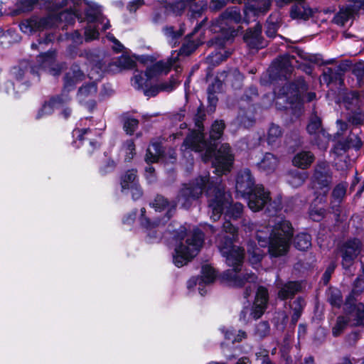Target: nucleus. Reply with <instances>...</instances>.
Instances as JSON below:
<instances>
[{"label": "nucleus", "instance_id": "51", "mask_svg": "<svg viewBox=\"0 0 364 364\" xmlns=\"http://www.w3.org/2000/svg\"><path fill=\"white\" fill-rule=\"evenodd\" d=\"M353 72L357 77L358 81L362 80L364 76V68L361 63L355 65L353 68Z\"/></svg>", "mask_w": 364, "mask_h": 364}, {"label": "nucleus", "instance_id": "59", "mask_svg": "<svg viewBox=\"0 0 364 364\" xmlns=\"http://www.w3.org/2000/svg\"><path fill=\"white\" fill-rule=\"evenodd\" d=\"M146 172V177L149 182H152L154 180V168L149 165L145 170Z\"/></svg>", "mask_w": 364, "mask_h": 364}, {"label": "nucleus", "instance_id": "30", "mask_svg": "<svg viewBox=\"0 0 364 364\" xmlns=\"http://www.w3.org/2000/svg\"><path fill=\"white\" fill-rule=\"evenodd\" d=\"M314 156L310 151H301L295 155L293 164L300 168H308L314 161Z\"/></svg>", "mask_w": 364, "mask_h": 364}, {"label": "nucleus", "instance_id": "44", "mask_svg": "<svg viewBox=\"0 0 364 364\" xmlns=\"http://www.w3.org/2000/svg\"><path fill=\"white\" fill-rule=\"evenodd\" d=\"M348 323V320L343 317L340 316L337 318L336 324L333 328V334L334 336H338L344 329L345 326Z\"/></svg>", "mask_w": 364, "mask_h": 364}, {"label": "nucleus", "instance_id": "34", "mask_svg": "<svg viewBox=\"0 0 364 364\" xmlns=\"http://www.w3.org/2000/svg\"><path fill=\"white\" fill-rule=\"evenodd\" d=\"M247 252L250 263L255 267L257 265L263 257L262 250L257 247L254 242H249Z\"/></svg>", "mask_w": 364, "mask_h": 364}, {"label": "nucleus", "instance_id": "32", "mask_svg": "<svg viewBox=\"0 0 364 364\" xmlns=\"http://www.w3.org/2000/svg\"><path fill=\"white\" fill-rule=\"evenodd\" d=\"M161 154L162 149L160 143L153 142L146 150L145 160L148 164L156 162Z\"/></svg>", "mask_w": 364, "mask_h": 364}, {"label": "nucleus", "instance_id": "6", "mask_svg": "<svg viewBox=\"0 0 364 364\" xmlns=\"http://www.w3.org/2000/svg\"><path fill=\"white\" fill-rule=\"evenodd\" d=\"M242 21V15L239 9L236 6L228 9L212 25V31L214 33L221 32L224 36L223 40L216 38L212 44L219 46V50L209 55L210 61L212 63L219 64L228 57L230 53L225 50L223 48L224 40H228L230 37L236 35V31L233 28V24H237Z\"/></svg>", "mask_w": 364, "mask_h": 364}, {"label": "nucleus", "instance_id": "10", "mask_svg": "<svg viewBox=\"0 0 364 364\" xmlns=\"http://www.w3.org/2000/svg\"><path fill=\"white\" fill-rule=\"evenodd\" d=\"M102 74L103 70L101 68H98L97 65H93L88 74V77L92 82L83 85L78 90L77 95V100L89 109H93L95 106V97L97 91L96 82L102 77Z\"/></svg>", "mask_w": 364, "mask_h": 364}, {"label": "nucleus", "instance_id": "61", "mask_svg": "<svg viewBox=\"0 0 364 364\" xmlns=\"http://www.w3.org/2000/svg\"><path fill=\"white\" fill-rule=\"evenodd\" d=\"M71 40L76 44L82 43V37L78 31H75L70 35Z\"/></svg>", "mask_w": 364, "mask_h": 364}, {"label": "nucleus", "instance_id": "38", "mask_svg": "<svg viewBox=\"0 0 364 364\" xmlns=\"http://www.w3.org/2000/svg\"><path fill=\"white\" fill-rule=\"evenodd\" d=\"M121 153L125 161H131L136 154L134 142L132 140L126 141L122 147Z\"/></svg>", "mask_w": 364, "mask_h": 364}, {"label": "nucleus", "instance_id": "23", "mask_svg": "<svg viewBox=\"0 0 364 364\" xmlns=\"http://www.w3.org/2000/svg\"><path fill=\"white\" fill-rule=\"evenodd\" d=\"M70 100V97L68 95L58 97L52 99L48 102H46L42 108L39 110L37 114V118L41 119L46 116L50 114L54 109L63 108L65 104Z\"/></svg>", "mask_w": 364, "mask_h": 364}, {"label": "nucleus", "instance_id": "50", "mask_svg": "<svg viewBox=\"0 0 364 364\" xmlns=\"http://www.w3.org/2000/svg\"><path fill=\"white\" fill-rule=\"evenodd\" d=\"M106 37L109 41L113 43L114 50L117 52L122 51L123 50L124 46L117 39H116L112 34L108 33Z\"/></svg>", "mask_w": 364, "mask_h": 364}, {"label": "nucleus", "instance_id": "53", "mask_svg": "<svg viewBox=\"0 0 364 364\" xmlns=\"http://www.w3.org/2000/svg\"><path fill=\"white\" fill-rule=\"evenodd\" d=\"M334 269H335V265L333 264H331L328 268L326 270V272H324L323 275V283L326 284L328 282L330 278H331V274L333 273V272L334 271Z\"/></svg>", "mask_w": 364, "mask_h": 364}, {"label": "nucleus", "instance_id": "15", "mask_svg": "<svg viewBox=\"0 0 364 364\" xmlns=\"http://www.w3.org/2000/svg\"><path fill=\"white\" fill-rule=\"evenodd\" d=\"M360 250L361 242L358 240L353 239L345 242L340 250L343 267L348 268L352 266Z\"/></svg>", "mask_w": 364, "mask_h": 364}, {"label": "nucleus", "instance_id": "35", "mask_svg": "<svg viewBox=\"0 0 364 364\" xmlns=\"http://www.w3.org/2000/svg\"><path fill=\"white\" fill-rule=\"evenodd\" d=\"M294 244L298 250L305 251L311 245V236L306 233H299L295 237Z\"/></svg>", "mask_w": 364, "mask_h": 364}, {"label": "nucleus", "instance_id": "48", "mask_svg": "<svg viewBox=\"0 0 364 364\" xmlns=\"http://www.w3.org/2000/svg\"><path fill=\"white\" fill-rule=\"evenodd\" d=\"M145 212H146V210L144 208L141 209L140 221H141V225L144 228H146L147 230H149L152 227H154L155 223H153V224L151 223V221L149 220V219L145 216Z\"/></svg>", "mask_w": 364, "mask_h": 364}, {"label": "nucleus", "instance_id": "54", "mask_svg": "<svg viewBox=\"0 0 364 364\" xmlns=\"http://www.w3.org/2000/svg\"><path fill=\"white\" fill-rule=\"evenodd\" d=\"M186 7V4L183 1H178L175 3L172 6L173 11L176 14H180Z\"/></svg>", "mask_w": 364, "mask_h": 364}, {"label": "nucleus", "instance_id": "63", "mask_svg": "<svg viewBox=\"0 0 364 364\" xmlns=\"http://www.w3.org/2000/svg\"><path fill=\"white\" fill-rule=\"evenodd\" d=\"M269 206L272 207V208L277 211V210L281 209V200H279L277 202L274 201L273 203H269Z\"/></svg>", "mask_w": 364, "mask_h": 364}, {"label": "nucleus", "instance_id": "8", "mask_svg": "<svg viewBox=\"0 0 364 364\" xmlns=\"http://www.w3.org/2000/svg\"><path fill=\"white\" fill-rule=\"evenodd\" d=\"M235 188L242 197L247 198L248 206L254 212L262 210L270 201L269 193L262 185L254 186V180L248 169L237 174Z\"/></svg>", "mask_w": 364, "mask_h": 364}, {"label": "nucleus", "instance_id": "4", "mask_svg": "<svg viewBox=\"0 0 364 364\" xmlns=\"http://www.w3.org/2000/svg\"><path fill=\"white\" fill-rule=\"evenodd\" d=\"M223 228L225 233H229L230 236L220 235L216 242L220 253L225 257L226 263L232 267V269L224 272L223 276L224 281L232 287H241L245 284V282L250 283L255 282L256 277L254 274L247 273L242 278L239 274L245 253L243 249L232 244V240L237 236V228L228 220L223 223Z\"/></svg>", "mask_w": 364, "mask_h": 364}, {"label": "nucleus", "instance_id": "2", "mask_svg": "<svg viewBox=\"0 0 364 364\" xmlns=\"http://www.w3.org/2000/svg\"><path fill=\"white\" fill-rule=\"evenodd\" d=\"M86 10L85 16L89 24L85 28V38L87 41L94 40L99 36L97 27L102 25V29L107 30L110 25L107 20L105 19L100 14L97 8L90 6L82 1V4L73 6V10H66L60 14H49L46 17L32 16L21 21L19 25L21 31L26 34H33L44 30L58 26L60 23L66 25L72 24L76 18H80V9Z\"/></svg>", "mask_w": 364, "mask_h": 364}, {"label": "nucleus", "instance_id": "25", "mask_svg": "<svg viewBox=\"0 0 364 364\" xmlns=\"http://www.w3.org/2000/svg\"><path fill=\"white\" fill-rule=\"evenodd\" d=\"M262 26L257 23L254 29H250L245 35L244 40L247 45L252 48H260L263 47L262 38L261 36Z\"/></svg>", "mask_w": 364, "mask_h": 364}, {"label": "nucleus", "instance_id": "20", "mask_svg": "<svg viewBox=\"0 0 364 364\" xmlns=\"http://www.w3.org/2000/svg\"><path fill=\"white\" fill-rule=\"evenodd\" d=\"M330 178L328 164L326 162L319 163L314 173L315 187L319 186L322 190V193L326 194L328 191V186Z\"/></svg>", "mask_w": 364, "mask_h": 364}, {"label": "nucleus", "instance_id": "28", "mask_svg": "<svg viewBox=\"0 0 364 364\" xmlns=\"http://www.w3.org/2000/svg\"><path fill=\"white\" fill-rule=\"evenodd\" d=\"M45 8L49 11V14H55L60 8L65 6L81 5L82 0H42Z\"/></svg>", "mask_w": 364, "mask_h": 364}, {"label": "nucleus", "instance_id": "41", "mask_svg": "<svg viewBox=\"0 0 364 364\" xmlns=\"http://www.w3.org/2000/svg\"><path fill=\"white\" fill-rule=\"evenodd\" d=\"M237 120L244 127L251 126L254 122V118L252 112L250 110H248L247 112L244 110H240L237 116Z\"/></svg>", "mask_w": 364, "mask_h": 364}, {"label": "nucleus", "instance_id": "52", "mask_svg": "<svg viewBox=\"0 0 364 364\" xmlns=\"http://www.w3.org/2000/svg\"><path fill=\"white\" fill-rule=\"evenodd\" d=\"M350 316L353 317V316H355L356 317V321L355 322L354 324L355 325H361L363 324V319H364V313L363 311H360V309H358L356 312H353L351 313Z\"/></svg>", "mask_w": 364, "mask_h": 364}, {"label": "nucleus", "instance_id": "26", "mask_svg": "<svg viewBox=\"0 0 364 364\" xmlns=\"http://www.w3.org/2000/svg\"><path fill=\"white\" fill-rule=\"evenodd\" d=\"M101 135V132L99 130L90 129H80L77 128L73 130V136L76 138L79 141H83L85 139H87L90 141V144L92 146H97L99 143L97 140H94L92 138L93 136H100Z\"/></svg>", "mask_w": 364, "mask_h": 364}, {"label": "nucleus", "instance_id": "36", "mask_svg": "<svg viewBox=\"0 0 364 364\" xmlns=\"http://www.w3.org/2000/svg\"><path fill=\"white\" fill-rule=\"evenodd\" d=\"M163 31L169 44L174 47L178 44L179 38L184 32V29L181 28L180 31H175L173 28L170 26L164 28Z\"/></svg>", "mask_w": 364, "mask_h": 364}, {"label": "nucleus", "instance_id": "55", "mask_svg": "<svg viewBox=\"0 0 364 364\" xmlns=\"http://www.w3.org/2000/svg\"><path fill=\"white\" fill-rule=\"evenodd\" d=\"M144 4V1L143 0H135V1H133L132 2H130L128 5V9L131 11V12H134V11H136V9L141 6V5H143Z\"/></svg>", "mask_w": 364, "mask_h": 364}, {"label": "nucleus", "instance_id": "1", "mask_svg": "<svg viewBox=\"0 0 364 364\" xmlns=\"http://www.w3.org/2000/svg\"><path fill=\"white\" fill-rule=\"evenodd\" d=\"M205 190L210 218L214 221L220 218L223 210L226 208L225 218H238L243 210L241 203L231 204L232 198L229 193L218 181H210L209 174L205 173L185 185L179 191L177 203L184 208L190 207L192 201L198 199Z\"/></svg>", "mask_w": 364, "mask_h": 364}, {"label": "nucleus", "instance_id": "45", "mask_svg": "<svg viewBox=\"0 0 364 364\" xmlns=\"http://www.w3.org/2000/svg\"><path fill=\"white\" fill-rule=\"evenodd\" d=\"M346 191V186L343 183L338 184L333 191V198L338 203L341 202Z\"/></svg>", "mask_w": 364, "mask_h": 364}, {"label": "nucleus", "instance_id": "27", "mask_svg": "<svg viewBox=\"0 0 364 364\" xmlns=\"http://www.w3.org/2000/svg\"><path fill=\"white\" fill-rule=\"evenodd\" d=\"M271 6L270 0H257L254 4H250L247 9L244 11L245 18L244 21L247 23L250 21L249 15L253 14L254 15L259 14L267 11Z\"/></svg>", "mask_w": 364, "mask_h": 364}, {"label": "nucleus", "instance_id": "29", "mask_svg": "<svg viewBox=\"0 0 364 364\" xmlns=\"http://www.w3.org/2000/svg\"><path fill=\"white\" fill-rule=\"evenodd\" d=\"M277 287L279 289L278 296L281 299H286L293 296L301 288V285L294 282H289L284 284H281L278 282Z\"/></svg>", "mask_w": 364, "mask_h": 364}, {"label": "nucleus", "instance_id": "62", "mask_svg": "<svg viewBox=\"0 0 364 364\" xmlns=\"http://www.w3.org/2000/svg\"><path fill=\"white\" fill-rule=\"evenodd\" d=\"M222 347H223V353L227 359L232 360L238 355L237 353H234V354L228 353L229 348H225L223 344L222 345Z\"/></svg>", "mask_w": 364, "mask_h": 364}, {"label": "nucleus", "instance_id": "16", "mask_svg": "<svg viewBox=\"0 0 364 364\" xmlns=\"http://www.w3.org/2000/svg\"><path fill=\"white\" fill-rule=\"evenodd\" d=\"M307 131L310 134L316 135L315 141L320 149H327L329 136L321 129V119L318 116L314 115L311 117L310 122L307 126Z\"/></svg>", "mask_w": 364, "mask_h": 364}, {"label": "nucleus", "instance_id": "57", "mask_svg": "<svg viewBox=\"0 0 364 364\" xmlns=\"http://www.w3.org/2000/svg\"><path fill=\"white\" fill-rule=\"evenodd\" d=\"M38 2V0H22V7L25 10H31Z\"/></svg>", "mask_w": 364, "mask_h": 364}, {"label": "nucleus", "instance_id": "40", "mask_svg": "<svg viewBox=\"0 0 364 364\" xmlns=\"http://www.w3.org/2000/svg\"><path fill=\"white\" fill-rule=\"evenodd\" d=\"M282 134L281 128L274 124H271L267 132V139L269 144L274 143Z\"/></svg>", "mask_w": 364, "mask_h": 364}, {"label": "nucleus", "instance_id": "7", "mask_svg": "<svg viewBox=\"0 0 364 364\" xmlns=\"http://www.w3.org/2000/svg\"><path fill=\"white\" fill-rule=\"evenodd\" d=\"M172 63L170 62L168 65L164 61H159L146 69L144 74L142 73H135L132 80V85L138 90H142L144 94L147 97H154L159 91L171 92L175 89L180 83V80L172 77L167 83H163L157 87H149L151 80L157 75L162 73H167L170 70Z\"/></svg>", "mask_w": 364, "mask_h": 364}, {"label": "nucleus", "instance_id": "60", "mask_svg": "<svg viewBox=\"0 0 364 364\" xmlns=\"http://www.w3.org/2000/svg\"><path fill=\"white\" fill-rule=\"evenodd\" d=\"M277 32V26L274 23H269L266 30V34L269 37H274Z\"/></svg>", "mask_w": 364, "mask_h": 364}, {"label": "nucleus", "instance_id": "24", "mask_svg": "<svg viewBox=\"0 0 364 364\" xmlns=\"http://www.w3.org/2000/svg\"><path fill=\"white\" fill-rule=\"evenodd\" d=\"M151 206L156 212H165L164 222H166L172 216L176 210V203L169 202L162 196H157Z\"/></svg>", "mask_w": 364, "mask_h": 364}, {"label": "nucleus", "instance_id": "18", "mask_svg": "<svg viewBox=\"0 0 364 364\" xmlns=\"http://www.w3.org/2000/svg\"><path fill=\"white\" fill-rule=\"evenodd\" d=\"M120 184L122 192H125L127 190L131 191L134 200H136L141 196L142 192L138 185L136 170L132 169L127 171L122 176Z\"/></svg>", "mask_w": 364, "mask_h": 364}, {"label": "nucleus", "instance_id": "31", "mask_svg": "<svg viewBox=\"0 0 364 364\" xmlns=\"http://www.w3.org/2000/svg\"><path fill=\"white\" fill-rule=\"evenodd\" d=\"M277 159L270 153H266L258 164L259 168L267 173L274 171L277 166Z\"/></svg>", "mask_w": 364, "mask_h": 364}, {"label": "nucleus", "instance_id": "33", "mask_svg": "<svg viewBox=\"0 0 364 364\" xmlns=\"http://www.w3.org/2000/svg\"><path fill=\"white\" fill-rule=\"evenodd\" d=\"M161 154L162 149L160 143L153 142L146 150L145 160L148 164L156 162Z\"/></svg>", "mask_w": 364, "mask_h": 364}, {"label": "nucleus", "instance_id": "64", "mask_svg": "<svg viewBox=\"0 0 364 364\" xmlns=\"http://www.w3.org/2000/svg\"><path fill=\"white\" fill-rule=\"evenodd\" d=\"M237 364H250V360L247 357H242L237 360Z\"/></svg>", "mask_w": 364, "mask_h": 364}, {"label": "nucleus", "instance_id": "14", "mask_svg": "<svg viewBox=\"0 0 364 364\" xmlns=\"http://www.w3.org/2000/svg\"><path fill=\"white\" fill-rule=\"evenodd\" d=\"M216 274L215 270L210 265H204L201 270V277L200 278H191L187 284L189 289L198 285L199 294L203 296L206 294V286L213 283L215 279Z\"/></svg>", "mask_w": 364, "mask_h": 364}, {"label": "nucleus", "instance_id": "43", "mask_svg": "<svg viewBox=\"0 0 364 364\" xmlns=\"http://www.w3.org/2000/svg\"><path fill=\"white\" fill-rule=\"evenodd\" d=\"M138 120L133 118H128L124 122V129L128 134H132L138 127Z\"/></svg>", "mask_w": 364, "mask_h": 364}, {"label": "nucleus", "instance_id": "9", "mask_svg": "<svg viewBox=\"0 0 364 364\" xmlns=\"http://www.w3.org/2000/svg\"><path fill=\"white\" fill-rule=\"evenodd\" d=\"M176 241L173 261L178 267L186 265L198 253L203 242V235L199 230L187 234L184 228L175 237Z\"/></svg>", "mask_w": 364, "mask_h": 364}, {"label": "nucleus", "instance_id": "5", "mask_svg": "<svg viewBox=\"0 0 364 364\" xmlns=\"http://www.w3.org/2000/svg\"><path fill=\"white\" fill-rule=\"evenodd\" d=\"M251 231L255 230L256 238L261 247L268 246V251L272 257L285 255L289 247V241L293 235V229L287 220H279L274 226L263 225H249Z\"/></svg>", "mask_w": 364, "mask_h": 364}, {"label": "nucleus", "instance_id": "39", "mask_svg": "<svg viewBox=\"0 0 364 364\" xmlns=\"http://www.w3.org/2000/svg\"><path fill=\"white\" fill-rule=\"evenodd\" d=\"M306 178L305 172L293 171L289 174L288 182L292 187L296 188L302 185Z\"/></svg>", "mask_w": 364, "mask_h": 364}, {"label": "nucleus", "instance_id": "11", "mask_svg": "<svg viewBox=\"0 0 364 364\" xmlns=\"http://www.w3.org/2000/svg\"><path fill=\"white\" fill-rule=\"evenodd\" d=\"M37 65L30 68V73L33 75L39 74L41 72H47L53 76L58 75L63 66L55 63V51H48L37 57Z\"/></svg>", "mask_w": 364, "mask_h": 364}, {"label": "nucleus", "instance_id": "12", "mask_svg": "<svg viewBox=\"0 0 364 364\" xmlns=\"http://www.w3.org/2000/svg\"><path fill=\"white\" fill-rule=\"evenodd\" d=\"M25 65L21 63L20 67L13 68L11 70V75L16 80V85L11 81H8L0 91L5 92L14 97L24 92L28 87V85L26 82H21L25 75L28 73L27 70L23 69Z\"/></svg>", "mask_w": 364, "mask_h": 364}, {"label": "nucleus", "instance_id": "37", "mask_svg": "<svg viewBox=\"0 0 364 364\" xmlns=\"http://www.w3.org/2000/svg\"><path fill=\"white\" fill-rule=\"evenodd\" d=\"M226 340L230 341L232 343L240 342L246 338V333L243 331H238L236 334V331L232 328L223 329Z\"/></svg>", "mask_w": 364, "mask_h": 364}, {"label": "nucleus", "instance_id": "56", "mask_svg": "<svg viewBox=\"0 0 364 364\" xmlns=\"http://www.w3.org/2000/svg\"><path fill=\"white\" fill-rule=\"evenodd\" d=\"M349 16H350L349 14H345V13H343V12H340L336 16L335 19H336V21L338 23H341V24L343 25L345 23V22L348 20Z\"/></svg>", "mask_w": 364, "mask_h": 364}, {"label": "nucleus", "instance_id": "17", "mask_svg": "<svg viewBox=\"0 0 364 364\" xmlns=\"http://www.w3.org/2000/svg\"><path fill=\"white\" fill-rule=\"evenodd\" d=\"M199 28H200V26L199 25L197 26L195 28L193 33H191L190 36H188L187 42L183 45L182 48H181L180 53H178L177 51H173L171 53V58L168 60L167 62H165L166 63V65H168L170 62L172 63V65L170 66V69L171 68H173L176 70V71L178 73L179 66L177 64V61L178 60L179 55L181 54L185 55H190L197 48V47L199 46V44L201 43L200 41H195L194 40H191V38H192V36L198 31Z\"/></svg>", "mask_w": 364, "mask_h": 364}, {"label": "nucleus", "instance_id": "22", "mask_svg": "<svg viewBox=\"0 0 364 364\" xmlns=\"http://www.w3.org/2000/svg\"><path fill=\"white\" fill-rule=\"evenodd\" d=\"M98 68H101L103 70L112 73L119 72L122 69H129L134 65V60L129 56L122 55L117 60L109 63L107 66L102 65L100 63L96 64Z\"/></svg>", "mask_w": 364, "mask_h": 364}, {"label": "nucleus", "instance_id": "13", "mask_svg": "<svg viewBox=\"0 0 364 364\" xmlns=\"http://www.w3.org/2000/svg\"><path fill=\"white\" fill-rule=\"evenodd\" d=\"M359 104L358 95L355 92L348 94L343 102L344 107L348 111L346 114L348 121L355 125L360 124L363 120Z\"/></svg>", "mask_w": 364, "mask_h": 364}, {"label": "nucleus", "instance_id": "49", "mask_svg": "<svg viewBox=\"0 0 364 364\" xmlns=\"http://www.w3.org/2000/svg\"><path fill=\"white\" fill-rule=\"evenodd\" d=\"M242 0H212L211 7L214 10H218L223 7L228 1L240 2Z\"/></svg>", "mask_w": 364, "mask_h": 364}, {"label": "nucleus", "instance_id": "21", "mask_svg": "<svg viewBox=\"0 0 364 364\" xmlns=\"http://www.w3.org/2000/svg\"><path fill=\"white\" fill-rule=\"evenodd\" d=\"M268 301V292L267 289L259 287L257 289L255 302L252 306L251 316L253 318H259L264 312Z\"/></svg>", "mask_w": 364, "mask_h": 364}, {"label": "nucleus", "instance_id": "3", "mask_svg": "<svg viewBox=\"0 0 364 364\" xmlns=\"http://www.w3.org/2000/svg\"><path fill=\"white\" fill-rule=\"evenodd\" d=\"M196 130L192 131L186 138L182 145V151H194L200 152L204 151L203 159L208 161L214 153L215 159L213 164L215 168L218 175H221L230 171L233 162V156L228 144H224L220 146L215 153V141L220 139L223 134L225 124L222 121H215L211 127L210 132V141L204 139L203 134V126L201 122H196Z\"/></svg>", "mask_w": 364, "mask_h": 364}, {"label": "nucleus", "instance_id": "42", "mask_svg": "<svg viewBox=\"0 0 364 364\" xmlns=\"http://www.w3.org/2000/svg\"><path fill=\"white\" fill-rule=\"evenodd\" d=\"M328 301L333 306H340L342 303V296L341 292L337 289H333L330 291Z\"/></svg>", "mask_w": 364, "mask_h": 364}, {"label": "nucleus", "instance_id": "47", "mask_svg": "<svg viewBox=\"0 0 364 364\" xmlns=\"http://www.w3.org/2000/svg\"><path fill=\"white\" fill-rule=\"evenodd\" d=\"M269 332V326L267 322H260L255 329V334L259 337H264Z\"/></svg>", "mask_w": 364, "mask_h": 364}, {"label": "nucleus", "instance_id": "58", "mask_svg": "<svg viewBox=\"0 0 364 364\" xmlns=\"http://www.w3.org/2000/svg\"><path fill=\"white\" fill-rule=\"evenodd\" d=\"M346 152V146L343 144H338L335 146L333 153L336 156H341Z\"/></svg>", "mask_w": 364, "mask_h": 364}, {"label": "nucleus", "instance_id": "46", "mask_svg": "<svg viewBox=\"0 0 364 364\" xmlns=\"http://www.w3.org/2000/svg\"><path fill=\"white\" fill-rule=\"evenodd\" d=\"M325 213V210L323 207H311L310 210V217L314 221H319L322 219Z\"/></svg>", "mask_w": 364, "mask_h": 364}, {"label": "nucleus", "instance_id": "19", "mask_svg": "<svg viewBox=\"0 0 364 364\" xmlns=\"http://www.w3.org/2000/svg\"><path fill=\"white\" fill-rule=\"evenodd\" d=\"M85 79V75L78 65H73L64 77V89L63 96L68 95L66 92L73 90L75 85Z\"/></svg>", "mask_w": 364, "mask_h": 364}]
</instances>
